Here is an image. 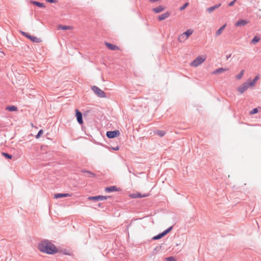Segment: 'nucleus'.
<instances>
[{
  "label": "nucleus",
  "mask_w": 261,
  "mask_h": 261,
  "mask_svg": "<svg viewBox=\"0 0 261 261\" xmlns=\"http://www.w3.org/2000/svg\"><path fill=\"white\" fill-rule=\"evenodd\" d=\"M38 249L48 254H54L59 252L56 246L47 240L42 241L38 244Z\"/></svg>",
  "instance_id": "nucleus-1"
},
{
  "label": "nucleus",
  "mask_w": 261,
  "mask_h": 261,
  "mask_svg": "<svg viewBox=\"0 0 261 261\" xmlns=\"http://www.w3.org/2000/svg\"><path fill=\"white\" fill-rule=\"evenodd\" d=\"M188 3H185L180 8V10H184L188 6Z\"/></svg>",
  "instance_id": "nucleus-35"
},
{
  "label": "nucleus",
  "mask_w": 261,
  "mask_h": 261,
  "mask_svg": "<svg viewBox=\"0 0 261 261\" xmlns=\"http://www.w3.org/2000/svg\"><path fill=\"white\" fill-rule=\"evenodd\" d=\"M171 15V13L169 11H167L163 14H162L158 16V19L159 21H162L167 18H168Z\"/></svg>",
  "instance_id": "nucleus-9"
},
{
  "label": "nucleus",
  "mask_w": 261,
  "mask_h": 261,
  "mask_svg": "<svg viewBox=\"0 0 261 261\" xmlns=\"http://www.w3.org/2000/svg\"><path fill=\"white\" fill-rule=\"evenodd\" d=\"M73 27L69 25H59L58 26V30H72Z\"/></svg>",
  "instance_id": "nucleus-16"
},
{
  "label": "nucleus",
  "mask_w": 261,
  "mask_h": 261,
  "mask_svg": "<svg viewBox=\"0 0 261 261\" xmlns=\"http://www.w3.org/2000/svg\"><path fill=\"white\" fill-rule=\"evenodd\" d=\"M156 134L158 135L160 137H163L165 135V132L163 130H158L156 132Z\"/></svg>",
  "instance_id": "nucleus-28"
},
{
  "label": "nucleus",
  "mask_w": 261,
  "mask_h": 261,
  "mask_svg": "<svg viewBox=\"0 0 261 261\" xmlns=\"http://www.w3.org/2000/svg\"><path fill=\"white\" fill-rule=\"evenodd\" d=\"M82 172L85 173V176L88 177H94L95 176V174L88 170H83Z\"/></svg>",
  "instance_id": "nucleus-17"
},
{
  "label": "nucleus",
  "mask_w": 261,
  "mask_h": 261,
  "mask_svg": "<svg viewBox=\"0 0 261 261\" xmlns=\"http://www.w3.org/2000/svg\"><path fill=\"white\" fill-rule=\"evenodd\" d=\"M2 154L4 156H5L7 159H11L12 158V156L11 154L6 152H2Z\"/></svg>",
  "instance_id": "nucleus-27"
},
{
  "label": "nucleus",
  "mask_w": 261,
  "mask_h": 261,
  "mask_svg": "<svg viewBox=\"0 0 261 261\" xmlns=\"http://www.w3.org/2000/svg\"><path fill=\"white\" fill-rule=\"evenodd\" d=\"M92 91L99 97H105L106 94L105 93L100 89L96 86H93L92 87Z\"/></svg>",
  "instance_id": "nucleus-6"
},
{
  "label": "nucleus",
  "mask_w": 261,
  "mask_h": 261,
  "mask_svg": "<svg viewBox=\"0 0 261 261\" xmlns=\"http://www.w3.org/2000/svg\"><path fill=\"white\" fill-rule=\"evenodd\" d=\"M221 6V4H218L217 5H216L214 6H212V7H209V8H207L206 11L209 13H211L213 11H214L215 9L219 8Z\"/></svg>",
  "instance_id": "nucleus-15"
},
{
  "label": "nucleus",
  "mask_w": 261,
  "mask_h": 261,
  "mask_svg": "<svg viewBox=\"0 0 261 261\" xmlns=\"http://www.w3.org/2000/svg\"><path fill=\"white\" fill-rule=\"evenodd\" d=\"M165 8L163 6H159L156 8H153L152 11L155 13H159L165 10Z\"/></svg>",
  "instance_id": "nucleus-13"
},
{
  "label": "nucleus",
  "mask_w": 261,
  "mask_h": 261,
  "mask_svg": "<svg viewBox=\"0 0 261 261\" xmlns=\"http://www.w3.org/2000/svg\"><path fill=\"white\" fill-rule=\"evenodd\" d=\"M259 78V76L258 75H256L253 80L256 83L257 81L258 80Z\"/></svg>",
  "instance_id": "nucleus-37"
},
{
  "label": "nucleus",
  "mask_w": 261,
  "mask_h": 261,
  "mask_svg": "<svg viewBox=\"0 0 261 261\" xmlns=\"http://www.w3.org/2000/svg\"><path fill=\"white\" fill-rule=\"evenodd\" d=\"M193 33V30L192 29L187 30L186 32L182 33L178 38L180 42H184Z\"/></svg>",
  "instance_id": "nucleus-3"
},
{
  "label": "nucleus",
  "mask_w": 261,
  "mask_h": 261,
  "mask_svg": "<svg viewBox=\"0 0 261 261\" xmlns=\"http://www.w3.org/2000/svg\"><path fill=\"white\" fill-rule=\"evenodd\" d=\"M258 113V109L257 108L253 109L252 111L250 112V115H253Z\"/></svg>",
  "instance_id": "nucleus-34"
},
{
  "label": "nucleus",
  "mask_w": 261,
  "mask_h": 261,
  "mask_svg": "<svg viewBox=\"0 0 261 261\" xmlns=\"http://www.w3.org/2000/svg\"><path fill=\"white\" fill-rule=\"evenodd\" d=\"M173 228V226H170V227H169L168 228H167L166 230H164V231H163V233L164 234V236L166 235L168 233H169L172 229Z\"/></svg>",
  "instance_id": "nucleus-29"
},
{
  "label": "nucleus",
  "mask_w": 261,
  "mask_h": 261,
  "mask_svg": "<svg viewBox=\"0 0 261 261\" xmlns=\"http://www.w3.org/2000/svg\"><path fill=\"white\" fill-rule=\"evenodd\" d=\"M260 40V38L257 36H255L252 40L251 42L253 44H255L258 42Z\"/></svg>",
  "instance_id": "nucleus-26"
},
{
  "label": "nucleus",
  "mask_w": 261,
  "mask_h": 261,
  "mask_svg": "<svg viewBox=\"0 0 261 261\" xmlns=\"http://www.w3.org/2000/svg\"><path fill=\"white\" fill-rule=\"evenodd\" d=\"M105 190L107 193H110L114 191H118L119 189H118L116 186H114L106 187Z\"/></svg>",
  "instance_id": "nucleus-11"
},
{
  "label": "nucleus",
  "mask_w": 261,
  "mask_h": 261,
  "mask_svg": "<svg viewBox=\"0 0 261 261\" xmlns=\"http://www.w3.org/2000/svg\"><path fill=\"white\" fill-rule=\"evenodd\" d=\"M248 21L246 20H240L236 23V27L244 26L248 23Z\"/></svg>",
  "instance_id": "nucleus-14"
},
{
  "label": "nucleus",
  "mask_w": 261,
  "mask_h": 261,
  "mask_svg": "<svg viewBox=\"0 0 261 261\" xmlns=\"http://www.w3.org/2000/svg\"><path fill=\"white\" fill-rule=\"evenodd\" d=\"M47 2L50 3H56L57 2V0H45Z\"/></svg>",
  "instance_id": "nucleus-36"
},
{
  "label": "nucleus",
  "mask_w": 261,
  "mask_h": 261,
  "mask_svg": "<svg viewBox=\"0 0 261 261\" xmlns=\"http://www.w3.org/2000/svg\"><path fill=\"white\" fill-rule=\"evenodd\" d=\"M244 73V70H242L240 72L236 75L235 77L237 80H240L242 79Z\"/></svg>",
  "instance_id": "nucleus-23"
},
{
  "label": "nucleus",
  "mask_w": 261,
  "mask_h": 261,
  "mask_svg": "<svg viewBox=\"0 0 261 261\" xmlns=\"http://www.w3.org/2000/svg\"><path fill=\"white\" fill-rule=\"evenodd\" d=\"M206 58V57L205 55L199 56L190 63V65L193 67H197L204 63Z\"/></svg>",
  "instance_id": "nucleus-2"
},
{
  "label": "nucleus",
  "mask_w": 261,
  "mask_h": 261,
  "mask_svg": "<svg viewBox=\"0 0 261 261\" xmlns=\"http://www.w3.org/2000/svg\"><path fill=\"white\" fill-rule=\"evenodd\" d=\"M30 40L34 42H37V43H38V42H41V40L40 39V38H37L36 37H35V36H31V38H30Z\"/></svg>",
  "instance_id": "nucleus-25"
},
{
  "label": "nucleus",
  "mask_w": 261,
  "mask_h": 261,
  "mask_svg": "<svg viewBox=\"0 0 261 261\" xmlns=\"http://www.w3.org/2000/svg\"><path fill=\"white\" fill-rule=\"evenodd\" d=\"M236 0H233V1H232L231 2H230L229 4H228V6H232L234 5V4L236 2Z\"/></svg>",
  "instance_id": "nucleus-38"
},
{
  "label": "nucleus",
  "mask_w": 261,
  "mask_h": 261,
  "mask_svg": "<svg viewBox=\"0 0 261 261\" xmlns=\"http://www.w3.org/2000/svg\"><path fill=\"white\" fill-rule=\"evenodd\" d=\"M120 135V132L118 130L109 131L107 133V136L109 138H113Z\"/></svg>",
  "instance_id": "nucleus-7"
},
{
  "label": "nucleus",
  "mask_w": 261,
  "mask_h": 261,
  "mask_svg": "<svg viewBox=\"0 0 261 261\" xmlns=\"http://www.w3.org/2000/svg\"><path fill=\"white\" fill-rule=\"evenodd\" d=\"M149 194H142L140 193H137L136 194H133L132 196L133 198H143L148 196Z\"/></svg>",
  "instance_id": "nucleus-18"
},
{
  "label": "nucleus",
  "mask_w": 261,
  "mask_h": 261,
  "mask_svg": "<svg viewBox=\"0 0 261 261\" xmlns=\"http://www.w3.org/2000/svg\"><path fill=\"white\" fill-rule=\"evenodd\" d=\"M228 70V68H219L213 72V74L221 73L223 72Z\"/></svg>",
  "instance_id": "nucleus-19"
},
{
  "label": "nucleus",
  "mask_w": 261,
  "mask_h": 261,
  "mask_svg": "<svg viewBox=\"0 0 261 261\" xmlns=\"http://www.w3.org/2000/svg\"><path fill=\"white\" fill-rule=\"evenodd\" d=\"M165 236L164 235V234L163 233V232L161 233H159V234L156 235V236H155L153 237L152 239L153 240H159V239H160L161 238H162L163 237H164Z\"/></svg>",
  "instance_id": "nucleus-24"
},
{
  "label": "nucleus",
  "mask_w": 261,
  "mask_h": 261,
  "mask_svg": "<svg viewBox=\"0 0 261 261\" xmlns=\"http://www.w3.org/2000/svg\"><path fill=\"white\" fill-rule=\"evenodd\" d=\"M105 45L110 50H119V47L113 44L109 43V42H105Z\"/></svg>",
  "instance_id": "nucleus-10"
},
{
  "label": "nucleus",
  "mask_w": 261,
  "mask_h": 261,
  "mask_svg": "<svg viewBox=\"0 0 261 261\" xmlns=\"http://www.w3.org/2000/svg\"><path fill=\"white\" fill-rule=\"evenodd\" d=\"M111 148L114 151H117L120 148Z\"/></svg>",
  "instance_id": "nucleus-39"
},
{
  "label": "nucleus",
  "mask_w": 261,
  "mask_h": 261,
  "mask_svg": "<svg viewBox=\"0 0 261 261\" xmlns=\"http://www.w3.org/2000/svg\"><path fill=\"white\" fill-rule=\"evenodd\" d=\"M21 33L24 36H25L26 37H27L28 38H29V39H30V38H31V35H30V34H29L28 33H27L25 32H22V31H21Z\"/></svg>",
  "instance_id": "nucleus-32"
},
{
  "label": "nucleus",
  "mask_w": 261,
  "mask_h": 261,
  "mask_svg": "<svg viewBox=\"0 0 261 261\" xmlns=\"http://www.w3.org/2000/svg\"><path fill=\"white\" fill-rule=\"evenodd\" d=\"M30 3L33 5H35L37 6L40 7V8H45V7L43 3H41L40 2H36V1H31L30 2Z\"/></svg>",
  "instance_id": "nucleus-21"
},
{
  "label": "nucleus",
  "mask_w": 261,
  "mask_h": 261,
  "mask_svg": "<svg viewBox=\"0 0 261 261\" xmlns=\"http://www.w3.org/2000/svg\"><path fill=\"white\" fill-rule=\"evenodd\" d=\"M166 261H176V259L173 256H169L165 258Z\"/></svg>",
  "instance_id": "nucleus-31"
},
{
  "label": "nucleus",
  "mask_w": 261,
  "mask_h": 261,
  "mask_svg": "<svg viewBox=\"0 0 261 261\" xmlns=\"http://www.w3.org/2000/svg\"><path fill=\"white\" fill-rule=\"evenodd\" d=\"M63 253L64 254H67V255L69 254V253H68L67 252H66L65 251V250L63 252Z\"/></svg>",
  "instance_id": "nucleus-41"
},
{
  "label": "nucleus",
  "mask_w": 261,
  "mask_h": 261,
  "mask_svg": "<svg viewBox=\"0 0 261 261\" xmlns=\"http://www.w3.org/2000/svg\"><path fill=\"white\" fill-rule=\"evenodd\" d=\"M43 134V130L42 129H41L39 130V132H38V133L37 134V135H36V138L37 139H38L40 137V136Z\"/></svg>",
  "instance_id": "nucleus-33"
},
{
  "label": "nucleus",
  "mask_w": 261,
  "mask_h": 261,
  "mask_svg": "<svg viewBox=\"0 0 261 261\" xmlns=\"http://www.w3.org/2000/svg\"><path fill=\"white\" fill-rule=\"evenodd\" d=\"M226 26V24H225L223 25H222L220 29H219L216 32L215 36H220L222 33L223 32V30L225 28Z\"/></svg>",
  "instance_id": "nucleus-20"
},
{
  "label": "nucleus",
  "mask_w": 261,
  "mask_h": 261,
  "mask_svg": "<svg viewBox=\"0 0 261 261\" xmlns=\"http://www.w3.org/2000/svg\"><path fill=\"white\" fill-rule=\"evenodd\" d=\"M6 109L10 112L17 111L18 110L17 107L15 106H8L6 107Z\"/></svg>",
  "instance_id": "nucleus-22"
},
{
  "label": "nucleus",
  "mask_w": 261,
  "mask_h": 261,
  "mask_svg": "<svg viewBox=\"0 0 261 261\" xmlns=\"http://www.w3.org/2000/svg\"><path fill=\"white\" fill-rule=\"evenodd\" d=\"M75 116H76V119H77V121L79 122V123L80 124H83L84 122L83 120L82 114L77 109L75 110Z\"/></svg>",
  "instance_id": "nucleus-8"
},
{
  "label": "nucleus",
  "mask_w": 261,
  "mask_h": 261,
  "mask_svg": "<svg viewBox=\"0 0 261 261\" xmlns=\"http://www.w3.org/2000/svg\"><path fill=\"white\" fill-rule=\"evenodd\" d=\"M110 196H102V195H98L95 196H89L88 198L89 200H93V201H99V200H106L108 198H110Z\"/></svg>",
  "instance_id": "nucleus-5"
},
{
  "label": "nucleus",
  "mask_w": 261,
  "mask_h": 261,
  "mask_svg": "<svg viewBox=\"0 0 261 261\" xmlns=\"http://www.w3.org/2000/svg\"><path fill=\"white\" fill-rule=\"evenodd\" d=\"M97 206L98 207H103V206L102 205V204L101 203H99L98 204H97Z\"/></svg>",
  "instance_id": "nucleus-40"
},
{
  "label": "nucleus",
  "mask_w": 261,
  "mask_h": 261,
  "mask_svg": "<svg viewBox=\"0 0 261 261\" xmlns=\"http://www.w3.org/2000/svg\"><path fill=\"white\" fill-rule=\"evenodd\" d=\"M71 196V194L69 193H58L54 195L55 198H60L63 197H67Z\"/></svg>",
  "instance_id": "nucleus-12"
},
{
  "label": "nucleus",
  "mask_w": 261,
  "mask_h": 261,
  "mask_svg": "<svg viewBox=\"0 0 261 261\" xmlns=\"http://www.w3.org/2000/svg\"><path fill=\"white\" fill-rule=\"evenodd\" d=\"M256 83L255 81H254L253 80H252L250 82H248V84L249 85V87H253L256 85Z\"/></svg>",
  "instance_id": "nucleus-30"
},
{
  "label": "nucleus",
  "mask_w": 261,
  "mask_h": 261,
  "mask_svg": "<svg viewBox=\"0 0 261 261\" xmlns=\"http://www.w3.org/2000/svg\"><path fill=\"white\" fill-rule=\"evenodd\" d=\"M249 88L248 82L243 83L242 85L237 87V91L241 94L244 93Z\"/></svg>",
  "instance_id": "nucleus-4"
},
{
  "label": "nucleus",
  "mask_w": 261,
  "mask_h": 261,
  "mask_svg": "<svg viewBox=\"0 0 261 261\" xmlns=\"http://www.w3.org/2000/svg\"><path fill=\"white\" fill-rule=\"evenodd\" d=\"M31 126H32V127H33V126H34V124H33V123H31Z\"/></svg>",
  "instance_id": "nucleus-42"
}]
</instances>
